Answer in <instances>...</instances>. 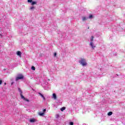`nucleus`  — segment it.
<instances>
[{"label":"nucleus","mask_w":125,"mask_h":125,"mask_svg":"<svg viewBox=\"0 0 125 125\" xmlns=\"http://www.w3.org/2000/svg\"><path fill=\"white\" fill-rule=\"evenodd\" d=\"M79 62L83 66H87V62H86V60L85 59L80 58Z\"/></svg>","instance_id":"obj_1"},{"label":"nucleus","mask_w":125,"mask_h":125,"mask_svg":"<svg viewBox=\"0 0 125 125\" xmlns=\"http://www.w3.org/2000/svg\"><path fill=\"white\" fill-rule=\"evenodd\" d=\"M19 91H20V94L21 95V99H23L24 101H26L27 102H29V100L28 99H26L23 96V95L22 94V92L21 91V89L20 88H19Z\"/></svg>","instance_id":"obj_2"},{"label":"nucleus","mask_w":125,"mask_h":125,"mask_svg":"<svg viewBox=\"0 0 125 125\" xmlns=\"http://www.w3.org/2000/svg\"><path fill=\"white\" fill-rule=\"evenodd\" d=\"M89 45L90 47H91V48L93 50L95 49V48H96V45H95V44L93 42H90Z\"/></svg>","instance_id":"obj_3"},{"label":"nucleus","mask_w":125,"mask_h":125,"mask_svg":"<svg viewBox=\"0 0 125 125\" xmlns=\"http://www.w3.org/2000/svg\"><path fill=\"white\" fill-rule=\"evenodd\" d=\"M27 2L31 3V5H35L38 3L37 1H33V0H27Z\"/></svg>","instance_id":"obj_4"},{"label":"nucleus","mask_w":125,"mask_h":125,"mask_svg":"<svg viewBox=\"0 0 125 125\" xmlns=\"http://www.w3.org/2000/svg\"><path fill=\"white\" fill-rule=\"evenodd\" d=\"M24 77L22 74H20L18 76V77L16 79V81H18L19 80H22Z\"/></svg>","instance_id":"obj_5"},{"label":"nucleus","mask_w":125,"mask_h":125,"mask_svg":"<svg viewBox=\"0 0 125 125\" xmlns=\"http://www.w3.org/2000/svg\"><path fill=\"white\" fill-rule=\"evenodd\" d=\"M52 98L53 99H55V100H56V99H57V97L56 96V94H55V93L53 94Z\"/></svg>","instance_id":"obj_6"},{"label":"nucleus","mask_w":125,"mask_h":125,"mask_svg":"<svg viewBox=\"0 0 125 125\" xmlns=\"http://www.w3.org/2000/svg\"><path fill=\"white\" fill-rule=\"evenodd\" d=\"M36 120L34 118H32V119H30V120H29V122L30 123H35V122H36Z\"/></svg>","instance_id":"obj_7"},{"label":"nucleus","mask_w":125,"mask_h":125,"mask_svg":"<svg viewBox=\"0 0 125 125\" xmlns=\"http://www.w3.org/2000/svg\"><path fill=\"white\" fill-rule=\"evenodd\" d=\"M88 19V18L86 17H82V21H86Z\"/></svg>","instance_id":"obj_8"},{"label":"nucleus","mask_w":125,"mask_h":125,"mask_svg":"<svg viewBox=\"0 0 125 125\" xmlns=\"http://www.w3.org/2000/svg\"><path fill=\"white\" fill-rule=\"evenodd\" d=\"M17 54L19 57H21V55H22V53L20 51H18L17 52Z\"/></svg>","instance_id":"obj_9"},{"label":"nucleus","mask_w":125,"mask_h":125,"mask_svg":"<svg viewBox=\"0 0 125 125\" xmlns=\"http://www.w3.org/2000/svg\"><path fill=\"white\" fill-rule=\"evenodd\" d=\"M39 95H40V96H41V97H42V98H43V100H45V98L44 97V96H43V95H42V93H39Z\"/></svg>","instance_id":"obj_10"},{"label":"nucleus","mask_w":125,"mask_h":125,"mask_svg":"<svg viewBox=\"0 0 125 125\" xmlns=\"http://www.w3.org/2000/svg\"><path fill=\"white\" fill-rule=\"evenodd\" d=\"M35 8H36V7H35V6H32L31 7H30L29 10L33 11V10H34Z\"/></svg>","instance_id":"obj_11"},{"label":"nucleus","mask_w":125,"mask_h":125,"mask_svg":"<svg viewBox=\"0 0 125 125\" xmlns=\"http://www.w3.org/2000/svg\"><path fill=\"white\" fill-rule=\"evenodd\" d=\"M89 19H93V15L90 14L89 15V17L88 18Z\"/></svg>","instance_id":"obj_12"},{"label":"nucleus","mask_w":125,"mask_h":125,"mask_svg":"<svg viewBox=\"0 0 125 125\" xmlns=\"http://www.w3.org/2000/svg\"><path fill=\"white\" fill-rule=\"evenodd\" d=\"M93 36H92L90 39V42H93Z\"/></svg>","instance_id":"obj_13"},{"label":"nucleus","mask_w":125,"mask_h":125,"mask_svg":"<svg viewBox=\"0 0 125 125\" xmlns=\"http://www.w3.org/2000/svg\"><path fill=\"white\" fill-rule=\"evenodd\" d=\"M107 115L108 116H112V115H113V112L110 111L108 113Z\"/></svg>","instance_id":"obj_14"},{"label":"nucleus","mask_w":125,"mask_h":125,"mask_svg":"<svg viewBox=\"0 0 125 125\" xmlns=\"http://www.w3.org/2000/svg\"><path fill=\"white\" fill-rule=\"evenodd\" d=\"M65 109H66V107H63L61 108V111H62V112H63V111H64V110H65Z\"/></svg>","instance_id":"obj_15"},{"label":"nucleus","mask_w":125,"mask_h":125,"mask_svg":"<svg viewBox=\"0 0 125 125\" xmlns=\"http://www.w3.org/2000/svg\"><path fill=\"white\" fill-rule=\"evenodd\" d=\"M39 115L41 116H42L44 115V113L42 112V113H39Z\"/></svg>","instance_id":"obj_16"},{"label":"nucleus","mask_w":125,"mask_h":125,"mask_svg":"<svg viewBox=\"0 0 125 125\" xmlns=\"http://www.w3.org/2000/svg\"><path fill=\"white\" fill-rule=\"evenodd\" d=\"M31 69L33 71H35V70H36V68L34 66H32Z\"/></svg>","instance_id":"obj_17"},{"label":"nucleus","mask_w":125,"mask_h":125,"mask_svg":"<svg viewBox=\"0 0 125 125\" xmlns=\"http://www.w3.org/2000/svg\"><path fill=\"white\" fill-rule=\"evenodd\" d=\"M69 125H74V123H73V122H70V123H69Z\"/></svg>","instance_id":"obj_18"},{"label":"nucleus","mask_w":125,"mask_h":125,"mask_svg":"<svg viewBox=\"0 0 125 125\" xmlns=\"http://www.w3.org/2000/svg\"><path fill=\"white\" fill-rule=\"evenodd\" d=\"M56 118H59V114H57L56 115Z\"/></svg>","instance_id":"obj_19"},{"label":"nucleus","mask_w":125,"mask_h":125,"mask_svg":"<svg viewBox=\"0 0 125 125\" xmlns=\"http://www.w3.org/2000/svg\"><path fill=\"white\" fill-rule=\"evenodd\" d=\"M2 83V81L0 80V84H1Z\"/></svg>","instance_id":"obj_20"},{"label":"nucleus","mask_w":125,"mask_h":125,"mask_svg":"<svg viewBox=\"0 0 125 125\" xmlns=\"http://www.w3.org/2000/svg\"><path fill=\"white\" fill-rule=\"evenodd\" d=\"M43 111V113H44V112H45L46 111V109H44Z\"/></svg>","instance_id":"obj_21"},{"label":"nucleus","mask_w":125,"mask_h":125,"mask_svg":"<svg viewBox=\"0 0 125 125\" xmlns=\"http://www.w3.org/2000/svg\"><path fill=\"white\" fill-rule=\"evenodd\" d=\"M2 37V35H1V34L0 33V38H1Z\"/></svg>","instance_id":"obj_22"},{"label":"nucleus","mask_w":125,"mask_h":125,"mask_svg":"<svg viewBox=\"0 0 125 125\" xmlns=\"http://www.w3.org/2000/svg\"><path fill=\"white\" fill-rule=\"evenodd\" d=\"M56 55H57L56 53H55L54 56H56Z\"/></svg>","instance_id":"obj_23"},{"label":"nucleus","mask_w":125,"mask_h":125,"mask_svg":"<svg viewBox=\"0 0 125 125\" xmlns=\"http://www.w3.org/2000/svg\"><path fill=\"white\" fill-rule=\"evenodd\" d=\"M6 85V83H4V85Z\"/></svg>","instance_id":"obj_24"},{"label":"nucleus","mask_w":125,"mask_h":125,"mask_svg":"<svg viewBox=\"0 0 125 125\" xmlns=\"http://www.w3.org/2000/svg\"><path fill=\"white\" fill-rule=\"evenodd\" d=\"M11 84H13V83H11Z\"/></svg>","instance_id":"obj_25"}]
</instances>
